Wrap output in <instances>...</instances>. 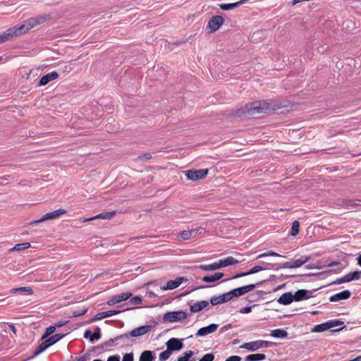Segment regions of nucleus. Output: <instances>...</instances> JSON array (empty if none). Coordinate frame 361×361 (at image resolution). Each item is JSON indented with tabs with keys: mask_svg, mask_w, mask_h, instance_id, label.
<instances>
[{
	"mask_svg": "<svg viewBox=\"0 0 361 361\" xmlns=\"http://www.w3.org/2000/svg\"><path fill=\"white\" fill-rule=\"evenodd\" d=\"M269 104L265 101H256L246 104L238 111V114L255 115L266 113L269 109Z\"/></svg>",
	"mask_w": 361,
	"mask_h": 361,
	"instance_id": "f257e3e1",
	"label": "nucleus"
},
{
	"mask_svg": "<svg viewBox=\"0 0 361 361\" xmlns=\"http://www.w3.org/2000/svg\"><path fill=\"white\" fill-rule=\"evenodd\" d=\"M23 25H16L10 27L5 32L0 33V44L4 43L11 39L17 37L22 33Z\"/></svg>",
	"mask_w": 361,
	"mask_h": 361,
	"instance_id": "f03ea898",
	"label": "nucleus"
},
{
	"mask_svg": "<svg viewBox=\"0 0 361 361\" xmlns=\"http://www.w3.org/2000/svg\"><path fill=\"white\" fill-rule=\"evenodd\" d=\"M66 211L63 209H59L51 212H48L43 215L42 218L39 219H37L35 221H30L26 224V226H35L38 223L43 222L48 220L55 219L58 217H59L61 215L66 214Z\"/></svg>",
	"mask_w": 361,
	"mask_h": 361,
	"instance_id": "7ed1b4c3",
	"label": "nucleus"
},
{
	"mask_svg": "<svg viewBox=\"0 0 361 361\" xmlns=\"http://www.w3.org/2000/svg\"><path fill=\"white\" fill-rule=\"evenodd\" d=\"M187 312L183 310L168 312L164 314L163 319L169 322H182L187 318Z\"/></svg>",
	"mask_w": 361,
	"mask_h": 361,
	"instance_id": "20e7f679",
	"label": "nucleus"
},
{
	"mask_svg": "<svg viewBox=\"0 0 361 361\" xmlns=\"http://www.w3.org/2000/svg\"><path fill=\"white\" fill-rule=\"evenodd\" d=\"M261 284V283H258L257 284H250L245 286H242L240 288H237L233 289L232 290L227 293L228 295L229 300H231L234 297L241 296L251 290H252L257 285Z\"/></svg>",
	"mask_w": 361,
	"mask_h": 361,
	"instance_id": "39448f33",
	"label": "nucleus"
},
{
	"mask_svg": "<svg viewBox=\"0 0 361 361\" xmlns=\"http://www.w3.org/2000/svg\"><path fill=\"white\" fill-rule=\"evenodd\" d=\"M49 19L47 15L39 16L34 18H30L24 21V30H29L35 26L43 23Z\"/></svg>",
	"mask_w": 361,
	"mask_h": 361,
	"instance_id": "423d86ee",
	"label": "nucleus"
},
{
	"mask_svg": "<svg viewBox=\"0 0 361 361\" xmlns=\"http://www.w3.org/2000/svg\"><path fill=\"white\" fill-rule=\"evenodd\" d=\"M311 257L310 256H305L302 257L300 259L293 260L290 262H287L284 263L283 264L279 266V267L276 268L278 269H291V268H298L307 263L310 260Z\"/></svg>",
	"mask_w": 361,
	"mask_h": 361,
	"instance_id": "0eeeda50",
	"label": "nucleus"
},
{
	"mask_svg": "<svg viewBox=\"0 0 361 361\" xmlns=\"http://www.w3.org/2000/svg\"><path fill=\"white\" fill-rule=\"evenodd\" d=\"M208 173V169L189 170L185 171L188 179L195 181L204 178Z\"/></svg>",
	"mask_w": 361,
	"mask_h": 361,
	"instance_id": "6e6552de",
	"label": "nucleus"
},
{
	"mask_svg": "<svg viewBox=\"0 0 361 361\" xmlns=\"http://www.w3.org/2000/svg\"><path fill=\"white\" fill-rule=\"evenodd\" d=\"M224 22V19L222 16H216L211 18L208 23L207 27L210 30V32H214L220 27Z\"/></svg>",
	"mask_w": 361,
	"mask_h": 361,
	"instance_id": "1a4fd4ad",
	"label": "nucleus"
},
{
	"mask_svg": "<svg viewBox=\"0 0 361 361\" xmlns=\"http://www.w3.org/2000/svg\"><path fill=\"white\" fill-rule=\"evenodd\" d=\"M315 290H303V289L298 290V291H296L295 293V294H293L294 300L295 301H301L303 300H307V299L310 298L311 297H312V293Z\"/></svg>",
	"mask_w": 361,
	"mask_h": 361,
	"instance_id": "9d476101",
	"label": "nucleus"
},
{
	"mask_svg": "<svg viewBox=\"0 0 361 361\" xmlns=\"http://www.w3.org/2000/svg\"><path fill=\"white\" fill-rule=\"evenodd\" d=\"M167 348L171 352L173 350H180L183 348L182 340L176 338H171L166 342Z\"/></svg>",
	"mask_w": 361,
	"mask_h": 361,
	"instance_id": "9b49d317",
	"label": "nucleus"
},
{
	"mask_svg": "<svg viewBox=\"0 0 361 361\" xmlns=\"http://www.w3.org/2000/svg\"><path fill=\"white\" fill-rule=\"evenodd\" d=\"M37 300V296L34 294L32 288L30 287H24V304L30 305Z\"/></svg>",
	"mask_w": 361,
	"mask_h": 361,
	"instance_id": "f8f14e48",
	"label": "nucleus"
},
{
	"mask_svg": "<svg viewBox=\"0 0 361 361\" xmlns=\"http://www.w3.org/2000/svg\"><path fill=\"white\" fill-rule=\"evenodd\" d=\"M218 327V324H212L207 326L200 328L196 333L195 336L197 337L207 336L209 334L215 332L217 330Z\"/></svg>",
	"mask_w": 361,
	"mask_h": 361,
	"instance_id": "ddd939ff",
	"label": "nucleus"
},
{
	"mask_svg": "<svg viewBox=\"0 0 361 361\" xmlns=\"http://www.w3.org/2000/svg\"><path fill=\"white\" fill-rule=\"evenodd\" d=\"M184 281H187L184 277H178L175 280L169 281L165 286H162L161 290H173L178 288Z\"/></svg>",
	"mask_w": 361,
	"mask_h": 361,
	"instance_id": "4468645a",
	"label": "nucleus"
},
{
	"mask_svg": "<svg viewBox=\"0 0 361 361\" xmlns=\"http://www.w3.org/2000/svg\"><path fill=\"white\" fill-rule=\"evenodd\" d=\"M131 293L128 292L122 293L113 296L108 302L109 305H113L122 301H125L130 298Z\"/></svg>",
	"mask_w": 361,
	"mask_h": 361,
	"instance_id": "2eb2a0df",
	"label": "nucleus"
},
{
	"mask_svg": "<svg viewBox=\"0 0 361 361\" xmlns=\"http://www.w3.org/2000/svg\"><path fill=\"white\" fill-rule=\"evenodd\" d=\"M152 326L151 325H144L133 329L130 331V336L132 337H139L148 333Z\"/></svg>",
	"mask_w": 361,
	"mask_h": 361,
	"instance_id": "dca6fc26",
	"label": "nucleus"
},
{
	"mask_svg": "<svg viewBox=\"0 0 361 361\" xmlns=\"http://www.w3.org/2000/svg\"><path fill=\"white\" fill-rule=\"evenodd\" d=\"M59 77V73L56 71H52L43 75L39 81L38 86H44L48 84L49 82L56 80Z\"/></svg>",
	"mask_w": 361,
	"mask_h": 361,
	"instance_id": "f3484780",
	"label": "nucleus"
},
{
	"mask_svg": "<svg viewBox=\"0 0 361 361\" xmlns=\"http://www.w3.org/2000/svg\"><path fill=\"white\" fill-rule=\"evenodd\" d=\"M350 295H351L350 291L348 290H345L340 293L332 295L329 298V301L330 302H338L340 300H347L350 297Z\"/></svg>",
	"mask_w": 361,
	"mask_h": 361,
	"instance_id": "a211bd4d",
	"label": "nucleus"
},
{
	"mask_svg": "<svg viewBox=\"0 0 361 361\" xmlns=\"http://www.w3.org/2000/svg\"><path fill=\"white\" fill-rule=\"evenodd\" d=\"M240 348L246 349L252 352L256 351L259 348H262V340L245 343L240 346Z\"/></svg>",
	"mask_w": 361,
	"mask_h": 361,
	"instance_id": "6ab92c4d",
	"label": "nucleus"
},
{
	"mask_svg": "<svg viewBox=\"0 0 361 361\" xmlns=\"http://www.w3.org/2000/svg\"><path fill=\"white\" fill-rule=\"evenodd\" d=\"M121 312V311H120V310H109V311L102 312H99V313L97 314L96 315H94V317L91 319V322H94L100 320L102 319H104V318H106L108 317H111L113 315L120 313Z\"/></svg>",
	"mask_w": 361,
	"mask_h": 361,
	"instance_id": "aec40b11",
	"label": "nucleus"
},
{
	"mask_svg": "<svg viewBox=\"0 0 361 361\" xmlns=\"http://www.w3.org/2000/svg\"><path fill=\"white\" fill-rule=\"evenodd\" d=\"M228 301H229L228 295L226 293L218 296H212L210 299L209 304L212 305H217Z\"/></svg>",
	"mask_w": 361,
	"mask_h": 361,
	"instance_id": "412c9836",
	"label": "nucleus"
},
{
	"mask_svg": "<svg viewBox=\"0 0 361 361\" xmlns=\"http://www.w3.org/2000/svg\"><path fill=\"white\" fill-rule=\"evenodd\" d=\"M115 214H116V212L115 211L107 212H102V213H101V214H99L98 215H96V216L90 217V218L83 219L81 221L82 222H86V221H92V220H94V219H109L112 218L113 216H114Z\"/></svg>",
	"mask_w": 361,
	"mask_h": 361,
	"instance_id": "4be33fe9",
	"label": "nucleus"
},
{
	"mask_svg": "<svg viewBox=\"0 0 361 361\" xmlns=\"http://www.w3.org/2000/svg\"><path fill=\"white\" fill-rule=\"evenodd\" d=\"M209 302L207 300L198 301L193 305L190 306V310L191 312H197L209 307Z\"/></svg>",
	"mask_w": 361,
	"mask_h": 361,
	"instance_id": "5701e85b",
	"label": "nucleus"
},
{
	"mask_svg": "<svg viewBox=\"0 0 361 361\" xmlns=\"http://www.w3.org/2000/svg\"><path fill=\"white\" fill-rule=\"evenodd\" d=\"M278 302L281 305H289L294 301L293 294L290 292H287L282 294L278 299Z\"/></svg>",
	"mask_w": 361,
	"mask_h": 361,
	"instance_id": "b1692460",
	"label": "nucleus"
},
{
	"mask_svg": "<svg viewBox=\"0 0 361 361\" xmlns=\"http://www.w3.org/2000/svg\"><path fill=\"white\" fill-rule=\"evenodd\" d=\"M248 0H240L235 3H231V4H221L219 5L221 9L224 11H228L231 9H234L245 3H247Z\"/></svg>",
	"mask_w": 361,
	"mask_h": 361,
	"instance_id": "393cba45",
	"label": "nucleus"
},
{
	"mask_svg": "<svg viewBox=\"0 0 361 361\" xmlns=\"http://www.w3.org/2000/svg\"><path fill=\"white\" fill-rule=\"evenodd\" d=\"M224 276L221 272H216L212 275L205 276L202 279V281L205 283H214L221 279Z\"/></svg>",
	"mask_w": 361,
	"mask_h": 361,
	"instance_id": "a878e982",
	"label": "nucleus"
},
{
	"mask_svg": "<svg viewBox=\"0 0 361 361\" xmlns=\"http://www.w3.org/2000/svg\"><path fill=\"white\" fill-rule=\"evenodd\" d=\"M49 346V345L48 344V343L47 342V341H43L42 343H41L38 346L37 348H36V350H35V352L33 353V355L31 356V357H27V359H24V361H26V360H30L31 358H32L33 357L40 354L41 353H42L43 351H44L47 348H48Z\"/></svg>",
	"mask_w": 361,
	"mask_h": 361,
	"instance_id": "bb28decb",
	"label": "nucleus"
},
{
	"mask_svg": "<svg viewBox=\"0 0 361 361\" xmlns=\"http://www.w3.org/2000/svg\"><path fill=\"white\" fill-rule=\"evenodd\" d=\"M271 266L272 265L269 263L263 262L262 266H260V265L255 266L254 267H252L251 269H250L247 271V274H249V275H251V274L257 273L262 270L269 269L271 268Z\"/></svg>",
	"mask_w": 361,
	"mask_h": 361,
	"instance_id": "cd10ccee",
	"label": "nucleus"
},
{
	"mask_svg": "<svg viewBox=\"0 0 361 361\" xmlns=\"http://www.w3.org/2000/svg\"><path fill=\"white\" fill-rule=\"evenodd\" d=\"M238 260L235 259L234 257L229 256L224 259H221L219 261L220 267H226L231 265L237 264L238 263Z\"/></svg>",
	"mask_w": 361,
	"mask_h": 361,
	"instance_id": "c85d7f7f",
	"label": "nucleus"
},
{
	"mask_svg": "<svg viewBox=\"0 0 361 361\" xmlns=\"http://www.w3.org/2000/svg\"><path fill=\"white\" fill-rule=\"evenodd\" d=\"M199 268L204 271H215L221 268L219 261L210 264H201Z\"/></svg>",
	"mask_w": 361,
	"mask_h": 361,
	"instance_id": "c756f323",
	"label": "nucleus"
},
{
	"mask_svg": "<svg viewBox=\"0 0 361 361\" xmlns=\"http://www.w3.org/2000/svg\"><path fill=\"white\" fill-rule=\"evenodd\" d=\"M271 336L275 338H283L288 336V332L284 329H277L271 331Z\"/></svg>",
	"mask_w": 361,
	"mask_h": 361,
	"instance_id": "7c9ffc66",
	"label": "nucleus"
},
{
	"mask_svg": "<svg viewBox=\"0 0 361 361\" xmlns=\"http://www.w3.org/2000/svg\"><path fill=\"white\" fill-rule=\"evenodd\" d=\"M266 358L264 354H251L245 357V361H260Z\"/></svg>",
	"mask_w": 361,
	"mask_h": 361,
	"instance_id": "2f4dec72",
	"label": "nucleus"
},
{
	"mask_svg": "<svg viewBox=\"0 0 361 361\" xmlns=\"http://www.w3.org/2000/svg\"><path fill=\"white\" fill-rule=\"evenodd\" d=\"M64 336H65V334H54V336H50L46 341L48 343V344L49 345V346H51V345H54V343H56V342H58L59 341H60L61 338H63L64 337Z\"/></svg>",
	"mask_w": 361,
	"mask_h": 361,
	"instance_id": "473e14b6",
	"label": "nucleus"
},
{
	"mask_svg": "<svg viewBox=\"0 0 361 361\" xmlns=\"http://www.w3.org/2000/svg\"><path fill=\"white\" fill-rule=\"evenodd\" d=\"M330 324H327V322L316 325L312 329L313 332H322L331 329Z\"/></svg>",
	"mask_w": 361,
	"mask_h": 361,
	"instance_id": "72a5a7b5",
	"label": "nucleus"
},
{
	"mask_svg": "<svg viewBox=\"0 0 361 361\" xmlns=\"http://www.w3.org/2000/svg\"><path fill=\"white\" fill-rule=\"evenodd\" d=\"M153 359L152 353L149 350L142 352L140 357V361H152Z\"/></svg>",
	"mask_w": 361,
	"mask_h": 361,
	"instance_id": "f704fd0d",
	"label": "nucleus"
},
{
	"mask_svg": "<svg viewBox=\"0 0 361 361\" xmlns=\"http://www.w3.org/2000/svg\"><path fill=\"white\" fill-rule=\"evenodd\" d=\"M299 222L298 221H294L292 223L290 235L293 236L296 235L299 233Z\"/></svg>",
	"mask_w": 361,
	"mask_h": 361,
	"instance_id": "c9c22d12",
	"label": "nucleus"
},
{
	"mask_svg": "<svg viewBox=\"0 0 361 361\" xmlns=\"http://www.w3.org/2000/svg\"><path fill=\"white\" fill-rule=\"evenodd\" d=\"M194 353L192 350H189L184 353V355L182 357H179L178 358V361H192L190 360V359L193 356Z\"/></svg>",
	"mask_w": 361,
	"mask_h": 361,
	"instance_id": "e433bc0d",
	"label": "nucleus"
},
{
	"mask_svg": "<svg viewBox=\"0 0 361 361\" xmlns=\"http://www.w3.org/2000/svg\"><path fill=\"white\" fill-rule=\"evenodd\" d=\"M350 281L359 280L361 278V271H355L348 274Z\"/></svg>",
	"mask_w": 361,
	"mask_h": 361,
	"instance_id": "4c0bfd02",
	"label": "nucleus"
},
{
	"mask_svg": "<svg viewBox=\"0 0 361 361\" xmlns=\"http://www.w3.org/2000/svg\"><path fill=\"white\" fill-rule=\"evenodd\" d=\"M171 352L167 348L164 352L161 353L159 356V361H166L171 356Z\"/></svg>",
	"mask_w": 361,
	"mask_h": 361,
	"instance_id": "58836bf2",
	"label": "nucleus"
},
{
	"mask_svg": "<svg viewBox=\"0 0 361 361\" xmlns=\"http://www.w3.org/2000/svg\"><path fill=\"white\" fill-rule=\"evenodd\" d=\"M192 231L189 230H185L180 233V238L183 240L190 239L192 238Z\"/></svg>",
	"mask_w": 361,
	"mask_h": 361,
	"instance_id": "ea45409f",
	"label": "nucleus"
},
{
	"mask_svg": "<svg viewBox=\"0 0 361 361\" xmlns=\"http://www.w3.org/2000/svg\"><path fill=\"white\" fill-rule=\"evenodd\" d=\"M84 338H89L91 343H93L95 340H98V338L94 337V333L92 334L91 331L86 330L84 333Z\"/></svg>",
	"mask_w": 361,
	"mask_h": 361,
	"instance_id": "a19ab883",
	"label": "nucleus"
},
{
	"mask_svg": "<svg viewBox=\"0 0 361 361\" xmlns=\"http://www.w3.org/2000/svg\"><path fill=\"white\" fill-rule=\"evenodd\" d=\"M267 256L281 257V255L275 252L274 251L269 250V251H268L267 252L260 254L259 255H258L257 258H262V257H267Z\"/></svg>",
	"mask_w": 361,
	"mask_h": 361,
	"instance_id": "79ce46f5",
	"label": "nucleus"
},
{
	"mask_svg": "<svg viewBox=\"0 0 361 361\" xmlns=\"http://www.w3.org/2000/svg\"><path fill=\"white\" fill-rule=\"evenodd\" d=\"M55 330H56V326L54 325L49 326L48 328H47L46 331L42 336V338H44L46 337L50 336L55 331Z\"/></svg>",
	"mask_w": 361,
	"mask_h": 361,
	"instance_id": "37998d69",
	"label": "nucleus"
},
{
	"mask_svg": "<svg viewBox=\"0 0 361 361\" xmlns=\"http://www.w3.org/2000/svg\"><path fill=\"white\" fill-rule=\"evenodd\" d=\"M142 301V299L140 296L136 295L133 297L129 302L132 305H140Z\"/></svg>",
	"mask_w": 361,
	"mask_h": 361,
	"instance_id": "c03bdc74",
	"label": "nucleus"
},
{
	"mask_svg": "<svg viewBox=\"0 0 361 361\" xmlns=\"http://www.w3.org/2000/svg\"><path fill=\"white\" fill-rule=\"evenodd\" d=\"M214 355L212 353L204 355L199 361H213Z\"/></svg>",
	"mask_w": 361,
	"mask_h": 361,
	"instance_id": "a18cd8bd",
	"label": "nucleus"
},
{
	"mask_svg": "<svg viewBox=\"0 0 361 361\" xmlns=\"http://www.w3.org/2000/svg\"><path fill=\"white\" fill-rule=\"evenodd\" d=\"M346 282H350V279H349L348 274L345 275L344 276L341 277V279H338L336 280V281L335 282V283L341 284V283H346Z\"/></svg>",
	"mask_w": 361,
	"mask_h": 361,
	"instance_id": "49530a36",
	"label": "nucleus"
},
{
	"mask_svg": "<svg viewBox=\"0 0 361 361\" xmlns=\"http://www.w3.org/2000/svg\"><path fill=\"white\" fill-rule=\"evenodd\" d=\"M117 340H116V338H111L110 340L107 341L106 342H105L104 344H103V346H106V347H111L114 345V343L115 341H116Z\"/></svg>",
	"mask_w": 361,
	"mask_h": 361,
	"instance_id": "de8ad7c7",
	"label": "nucleus"
},
{
	"mask_svg": "<svg viewBox=\"0 0 361 361\" xmlns=\"http://www.w3.org/2000/svg\"><path fill=\"white\" fill-rule=\"evenodd\" d=\"M274 344V343L271 342V341H262V348H270V347L273 346Z\"/></svg>",
	"mask_w": 361,
	"mask_h": 361,
	"instance_id": "09e8293b",
	"label": "nucleus"
},
{
	"mask_svg": "<svg viewBox=\"0 0 361 361\" xmlns=\"http://www.w3.org/2000/svg\"><path fill=\"white\" fill-rule=\"evenodd\" d=\"M241 357L238 355H232L228 357L225 361H241Z\"/></svg>",
	"mask_w": 361,
	"mask_h": 361,
	"instance_id": "8fccbe9b",
	"label": "nucleus"
},
{
	"mask_svg": "<svg viewBox=\"0 0 361 361\" xmlns=\"http://www.w3.org/2000/svg\"><path fill=\"white\" fill-rule=\"evenodd\" d=\"M23 250V243L17 244L15 247L9 250V252L20 251Z\"/></svg>",
	"mask_w": 361,
	"mask_h": 361,
	"instance_id": "3c124183",
	"label": "nucleus"
},
{
	"mask_svg": "<svg viewBox=\"0 0 361 361\" xmlns=\"http://www.w3.org/2000/svg\"><path fill=\"white\" fill-rule=\"evenodd\" d=\"M122 361H133V355L132 353L126 354Z\"/></svg>",
	"mask_w": 361,
	"mask_h": 361,
	"instance_id": "603ef678",
	"label": "nucleus"
},
{
	"mask_svg": "<svg viewBox=\"0 0 361 361\" xmlns=\"http://www.w3.org/2000/svg\"><path fill=\"white\" fill-rule=\"evenodd\" d=\"M152 158V155L149 153L144 154L139 157V159L140 160H149Z\"/></svg>",
	"mask_w": 361,
	"mask_h": 361,
	"instance_id": "864d4df0",
	"label": "nucleus"
},
{
	"mask_svg": "<svg viewBox=\"0 0 361 361\" xmlns=\"http://www.w3.org/2000/svg\"><path fill=\"white\" fill-rule=\"evenodd\" d=\"M252 307L250 306V307H245L241 308L240 310V312L242 314L250 313L252 311Z\"/></svg>",
	"mask_w": 361,
	"mask_h": 361,
	"instance_id": "5fc2aeb1",
	"label": "nucleus"
},
{
	"mask_svg": "<svg viewBox=\"0 0 361 361\" xmlns=\"http://www.w3.org/2000/svg\"><path fill=\"white\" fill-rule=\"evenodd\" d=\"M131 336H130V332L129 333H126V334H121L120 336H118L116 337V340H121V339H124V338H129V337Z\"/></svg>",
	"mask_w": 361,
	"mask_h": 361,
	"instance_id": "6e6d98bb",
	"label": "nucleus"
},
{
	"mask_svg": "<svg viewBox=\"0 0 361 361\" xmlns=\"http://www.w3.org/2000/svg\"><path fill=\"white\" fill-rule=\"evenodd\" d=\"M327 324H331V328L338 326V324H343L342 322H340L338 320H331L327 322Z\"/></svg>",
	"mask_w": 361,
	"mask_h": 361,
	"instance_id": "4d7b16f0",
	"label": "nucleus"
},
{
	"mask_svg": "<svg viewBox=\"0 0 361 361\" xmlns=\"http://www.w3.org/2000/svg\"><path fill=\"white\" fill-rule=\"evenodd\" d=\"M94 338H98L99 339L100 338V337H101V331H100V329L99 327H96L94 329Z\"/></svg>",
	"mask_w": 361,
	"mask_h": 361,
	"instance_id": "13d9d810",
	"label": "nucleus"
},
{
	"mask_svg": "<svg viewBox=\"0 0 361 361\" xmlns=\"http://www.w3.org/2000/svg\"><path fill=\"white\" fill-rule=\"evenodd\" d=\"M231 327H232L231 324H226V325H224V326H222L221 328L220 331H221V332H225V331H228V329H230Z\"/></svg>",
	"mask_w": 361,
	"mask_h": 361,
	"instance_id": "bf43d9fd",
	"label": "nucleus"
},
{
	"mask_svg": "<svg viewBox=\"0 0 361 361\" xmlns=\"http://www.w3.org/2000/svg\"><path fill=\"white\" fill-rule=\"evenodd\" d=\"M107 361H120V357L118 355L110 356Z\"/></svg>",
	"mask_w": 361,
	"mask_h": 361,
	"instance_id": "052dcab7",
	"label": "nucleus"
},
{
	"mask_svg": "<svg viewBox=\"0 0 361 361\" xmlns=\"http://www.w3.org/2000/svg\"><path fill=\"white\" fill-rule=\"evenodd\" d=\"M67 322H68V321L58 322L54 324V326H56V329L59 328V327L64 326Z\"/></svg>",
	"mask_w": 361,
	"mask_h": 361,
	"instance_id": "680f3d73",
	"label": "nucleus"
},
{
	"mask_svg": "<svg viewBox=\"0 0 361 361\" xmlns=\"http://www.w3.org/2000/svg\"><path fill=\"white\" fill-rule=\"evenodd\" d=\"M248 275H249V274H247V272L240 273V274H238L235 275V276H233V279L243 277V276H248Z\"/></svg>",
	"mask_w": 361,
	"mask_h": 361,
	"instance_id": "e2e57ef3",
	"label": "nucleus"
},
{
	"mask_svg": "<svg viewBox=\"0 0 361 361\" xmlns=\"http://www.w3.org/2000/svg\"><path fill=\"white\" fill-rule=\"evenodd\" d=\"M147 295L149 297V298H152V297H154L156 296L155 293L151 290L149 291H147Z\"/></svg>",
	"mask_w": 361,
	"mask_h": 361,
	"instance_id": "0e129e2a",
	"label": "nucleus"
},
{
	"mask_svg": "<svg viewBox=\"0 0 361 361\" xmlns=\"http://www.w3.org/2000/svg\"><path fill=\"white\" fill-rule=\"evenodd\" d=\"M11 330L12 331V332L16 334V327L13 326V325H11L9 326Z\"/></svg>",
	"mask_w": 361,
	"mask_h": 361,
	"instance_id": "69168bd1",
	"label": "nucleus"
},
{
	"mask_svg": "<svg viewBox=\"0 0 361 361\" xmlns=\"http://www.w3.org/2000/svg\"><path fill=\"white\" fill-rule=\"evenodd\" d=\"M357 264L361 267V254L357 257Z\"/></svg>",
	"mask_w": 361,
	"mask_h": 361,
	"instance_id": "338daca9",
	"label": "nucleus"
},
{
	"mask_svg": "<svg viewBox=\"0 0 361 361\" xmlns=\"http://www.w3.org/2000/svg\"><path fill=\"white\" fill-rule=\"evenodd\" d=\"M350 361H361V355L358 356L353 360H350Z\"/></svg>",
	"mask_w": 361,
	"mask_h": 361,
	"instance_id": "774afa93",
	"label": "nucleus"
}]
</instances>
